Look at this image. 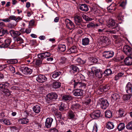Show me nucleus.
Instances as JSON below:
<instances>
[{"label": "nucleus", "instance_id": "3c124183", "mask_svg": "<svg viewBox=\"0 0 132 132\" xmlns=\"http://www.w3.org/2000/svg\"><path fill=\"white\" fill-rule=\"evenodd\" d=\"M16 40L17 42H19L20 44L23 43V39L20 37H17Z\"/></svg>", "mask_w": 132, "mask_h": 132}, {"label": "nucleus", "instance_id": "2f4dec72", "mask_svg": "<svg viewBox=\"0 0 132 132\" xmlns=\"http://www.w3.org/2000/svg\"><path fill=\"white\" fill-rule=\"evenodd\" d=\"M63 100L65 101H70L72 99V97L69 95H64L62 96Z\"/></svg>", "mask_w": 132, "mask_h": 132}, {"label": "nucleus", "instance_id": "6ab92c4d", "mask_svg": "<svg viewBox=\"0 0 132 132\" xmlns=\"http://www.w3.org/2000/svg\"><path fill=\"white\" fill-rule=\"evenodd\" d=\"M0 122L3 125H10L11 123L10 121L6 118H2L0 119Z\"/></svg>", "mask_w": 132, "mask_h": 132}, {"label": "nucleus", "instance_id": "473e14b6", "mask_svg": "<svg viewBox=\"0 0 132 132\" xmlns=\"http://www.w3.org/2000/svg\"><path fill=\"white\" fill-rule=\"evenodd\" d=\"M76 51V48L75 46H73L71 48L69 49L68 51L67 52L69 54L71 53H75Z\"/></svg>", "mask_w": 132, "mask_h": 132}, {"label": "nucleus", "instance_id": "774afa93", "mask_svg": "<svg viewBox=\"0 0 132 132\" xmlns=\"http://www.w3.org/2000/svg\"><path fill=\"white\" fill-rule=\"evenodd\" d=\"M50 132H58V130L55 128L51 129Z\"/></svg>", "mask_w": 132, "mask_h": 132}, {"label": "nucleus", "instance_id": "bb28decb", "mask_svg": "<svg viewBox=\"0 0 132 132\" xmlns=\"http://www.w3.org/2000/svg\"><path fill=\"white\" fill-rule=\"evenodd\" d=\"M111 100L114 101L119 99L120 96L117 93H114L111 95Z\"/></svg>", "mask_w": 132, "mask_h": 132}, {"label": "nucleus", "instance_id": "052dcab7", "mask_svg": "<svg viewBox=\"0 0 132 132\" xmlns=\"http://www.w3.org/2000/svg\"><path fill=\"white\" fill-rule=\"evenodd\" d=\"M0 20H2L6 22H9L10 21L9 17L8 18H5L3 19H0Z\"/></svg>", "mask_w": 132, "mask_h": 132}, {"label": "nucleus", "instance_id": "a19ab883", "mask_svg": "<svg viewBox=\"0 0 132 132\" xmlns=\"http://www.w3.org/2000/svg\"><path fill=\"white\" fill-rule=\"evenodd\" d=\"M76 62L78 63L77 64L80 65L84 64L86 62V61L82 60L79 57L76 60Z\"/></svg>", "mask_w": 132, "mask_h": 132}, {"label": "nucleus", "instance_id": "e433bc0d", "mask_svg": "<svg viewBox=\"0 0 132 132\" xmlns=\"http://www.w3.org/2000/svg\"><path fill=\"white\" fill-rule=\"evenodd\" d=\"M105 116L106 117L110 118L112 116V113L109 110H106L105 113Z\"/></svg>", "mask_w": 132, "mask_h": 132}, {"label": "nucleus", "instance_id": "13d9d810", "mask_svg": "<svg viewBox=\"0 0 132 132\" xmlns=\"http://www.w3.org/2000/svg\"><path fill=\"white\" fill-rule=\"evenodd\" d=\"M97 125L95 124L93 126L92 130L93 132H97Z\"/></svg>", "mask_w": 132, "mask_h": 132}, {"label": "nucleus", "instance_id": "a878e982", "mask_svg": "<svg viewBox=\"0 0 132 132\" xmlns=\"http://www.w3.org/2000/svg\"><path fill=\"white\" fill-rule=\"evenodd\" d=\"M32 109L33 111L37 113H39L40 111V107L38 105L34 106L32 108Z\"/></svg>", "mask_w": 132, "mask_h": 132}, {"label": "nucleus", "instance_id": "4468645a", "mask_svg": "<svg viewBox=\"0 0 132 132\" xmlns=\"http://www.w3.org/2000/svg\"><path fill=\"white\" fill-rule=\"evenodd\" d=\"M73 95L75 96H81L83 95V90L81 89H77L73 92Z\"/></svg>", "mask_w": 132, "mask_h": 132}, {"label": "nucleus", "instance_id": "c9c22d12", "mask_svg": "<svg viewBox=\"0 0 132 132\" xmlns=\"http://www.w3.org/2000/svg\"><path fill=\"white\" fill-rule=\"evenodd\" d=\"M124 73H123L120 72L118 73L115 75L114 78V79L115 80H117L121 77L123 75Z\"/></svg>", "mask_w": 132, "mask_h": 132}, {"label": "nucleus", "instance_id": "e2e57ef3", "mask_svg": "<svg viewBox=\"0 0 132 132\" xmlns=\"http://www.w3.org/2000/svg\"><path fill=\"white\" fill-rule=\"evenodd\" d=\"M31 31V29L30 27H29L28 28L25 29V32L27 34H29Z\"/></svg>", "mask_w": 132, "mask_h": 132}, {"label": "nucleus", "instance_id": "0eeeda50", "mask_svg": "<svg viewBox=\"0 0 132 132\" xmlns=\"http://www.w3.org/2000/svg\"><path fill=\"white\" fill-rule=\"evenodd\" d=\"M65 21L66 26L68 29H71L74 28V24L71 20L68 19H66Z\"/></svg>", "mask_w": 132, "mask_h": 132}, {"label": "nucleus", "instance_id": "6e6d98bb", "mask_svg": "<svg viewBox=\"0 0 132 132\" xmlns=\"http://www.w3.org/2000/svg\"><path fill=\"white\" fill-rule=\"evenodd\" d=\"M2 32L3 34L0 35V36H2L4 34H7L9 33V32L7 30H2Z\"/></svg>", "mask_w": 132, "mask_h": 132}, {"label": "nucleus", "instance_id": "5701e85b", "mask_svg": "<svg viewBox=\"0 0 132 132\" xmlns=\"http://www.w3.org/2000/svg\"><path fill=\"white\" fill-rule=\"evenodd\" d=\"M79 9L81 10L84 11H87L88 8L87 5L85 4H80L79 5Z\"/></svg>", "mask_w": 132, "mask_h": 132}, {"label": "nucleus", "instance_id": "c03bdc74", "mask_svg": "<svg viewBox=\"0 0 132 132\" xmlns=\"http://www.w3.org/2000/svg\"><path fill=\"white\" fill-rule=\"evenodd\" d=\"M102 42L105 43H107L109 42V40L108 38L106 37L103 36L102 37V39H101Z\"/></svg>", "mask_w": 132, "mask_h": 132}, {"label": "nucleus", "instance_id": "aec40b11", "mask_svg": "<svg viewBox=\"0 0 132 132\" xmlns=\"http://www.w3.org/2000/svg\"><path fill=\"white\" fill-rule=\"evenodd\" d=\"M124 62L127 65H132V58L128 56L126 57L124 60Z\"/></svg>", "mask_w": 132, "mask_h": 132}, {"label": "nucleus", "instance_id": "423d86ee", "mask_svg": "<svg viewBox=\"0 0 132 132\" xmlns=\"http://www.w3.org/2000/svg\"><path fill=\"white\" fill-rule=\"evenodd\" d=\"M51 54L49 52H45L39 53L38 55V58L40 60H43L47 57H50Z\"/></svg>", "mask_w": 132, "mask_h": 132}, {"label": "nucleus", "instance_id": "864d4df0", "mask_svg": "<svg viewBox=\"0 0 132 132\" xmlns=\"http://www.w3.org/2000/svg\"><path fill=\"white\" fill-rule=\"evenodd\" d=\"M42 64V61H41L40 60H36L35 62V64L36 65L40 66V65Z\"/></svg>", "mask_w": 132, "mask_h": 132}, {"label": "nucleus", "instance_id": "f257e3e1", "mask_svg": "<svg viewBox=\"0 0 132 132\" xmlns=\"http://www.w3.org/2000/svg\"><path fill=\"white\" fill-rule=\"evenodd\" d=\"M57 94L55 93H52L48 94L47 95L46 102L47 103H51L52 102V100L56 99L57 97Z\"/></svg>", "mask_w": 132, "mask_h": 132}, {"label": "nucleus", "instance_id": "8fccbe9b", "mask_svg": "<svg viewBox=\"0 0 132 132\" xmlns=\"http://www.w3.org/2000/svg\"><path fill=\"white\" fill-rule=\"evenodd\" d=\"M87 27L88 28H93L95 27V24L93 23L90 22L87 24Z\"/></svg>", "mask_w": 132, "mask_h": 132}, {"label": "nucleus", "instance_id": "9d476101", "mask_svg": "<svg viewBox=\"0 0 132 132\" xmlns=\"http://www.w3.org/2000/svg\"><path fill=\"white\" fill-rule=\"evenodd\" d=\"M47 80V78L43 75H38L36 78L37 81L39 82L42 83Z\"/></svg>", "mask_w": 132, "mask_h": 132}, {"label": "nucleus", "instance_id": "72a5a7b5", "mask_svg": "<svg viewBox=\"0 0 132 132\" xmlns=\"http://www.w3.org/2000/svg\"><path fill=\"white\" fill-rule=\"evenodd\" d=\"M114 29L111 30H107L106 32H108L109 34H114L119 30L118 28H114Z\"/></svg>", "mask_w": 132, "mask_h": 132}, {"label": "nucleus", "instance_id": "58836bf2", "mask_svg": "<svg viewBox=\"0 0 132 132\" xmlns=\"http://www.w3.org/2000/svg\"><path fill=\"white\" fill-rule=\"evenodd\" d=\"M58 48L62 52H64L66 50L65 46L64 45L61 44L58 45Z\"/></svg>", "mask_w": 132, "mask_h": 132}, {"label": "nucleus", "instance_id": "5fc2aeb1", "mask_svg": "<svg viewBox=\"0 0 132 132\" xmlns=\"http://www.w3.org/2000/svg\"><path fill=\"white\" fill-rule=\"evenodd\" d=\"M9 33L12 37H15V31L13 30H10Z\"/></svg>", "mask_w": 132, "mask_h": 132}, {"label": "nucleus", "instance_id": "c756f323", "mask_svg": "<svg viewBox=\"0 0 132 132\" xmlns=\"http://www.w3.org/2000/svg\"><path fill=\"white\" fill-rule=\"evenodd\" d=\"M89 40L88 38L85 37L82 40V44L84 45H87L89 44Z\"/></svg>", "mask_w": 132, "mask_h": 132}, {"label": "nucleus", "instance_id": "ea45409f", "mask_svg": "<svg viewBox=\"0 0 132 132\" xmlns=\"http://www.w3.org/2000/svg\"><path fill=\"white\" fill-rule=\"evenodd\" d=\"M2 91L7 96H10L11 92V91L9 90L7 88H5Z\"/></svg>", "mask_w": 132, "mask_h": 132}, {"label": "nucleus", "instance_id": "4c0bfd02", "mask_svg": "<svg viewBox=\"0 0 132 132\" xmlns=\"http://www.w3.org/2000/svg\"><path fill=\"white\" fill-rule=\"evenodd\" d=\"M61 74V72L60 71L55 72L53 73L52 76V77L55 78L59 76Z\"/></svg>", "mask_w": 132, "mask_h": 132}, {"label": "nucleus", "instance_id": "cd10ccee", "mask_svg": "<svg viewBox=\"0 0 132 132\" xmlns=\"http://www.w3.org/2000/svg\"><path fill=\"white\" fill-rule=\"evenodd\" d=\"M61 85V83L57 81H54L52 84V86L54 88H57L60 87Z\"/></svg>", "mask_w": 132, "mask_h": 132}, {"label": "nucleus", "instance_id": "680f3d73", "mask_svg": "<svg viewBox=\"0 0 132 132\" xmlns=\"http://www.w3.org/2000/svg\"><path fill=\"white\" fill-rule=\"evenodd\" d=\"M119 115L121 117H122L123 116L124 114V112L123 110H119Z\"/></svg>", "mask_w": 132, "mask_h": 132}, {"label": "nucleus", "instance_id": "1a4fd4ad", "mask_svg": "<svg viewBox=\"0 0 132 132\" xmlns=\"http://www.w3.org/2000/svg\"><path fill=\"white\" fill-rule=\"evenodd\" d=\"M21 71H22L24 74L26 75L30 74L32 72V70L31 69L27 67L22 68L21 69Z\"/></svg>", "mask_w": 132, "mask_h": 132}, {"label": "nucleus", "instance_id": "79ce46f5", "mask_svg": "<svg viewBox=\"0 0 132 132\" xmlns=\"http://www.w3.org/2000/svg\"><path fill=\"white\" fill-rule=\"evenodd\" d=\"M112 71L110 69L106 70L104 72V73L105 76H108L112 73Z\"/></svg>", "mask_w": 132, "mask_h": 132}, {"label": "nucleus", "instance_id": "4d7b16f0", "mask_svg": "<svg viewBox=\"0 0 132 132\" xmlns=\"http://www.w3.org/2000/svg\"><path fill=\"white\" fill-rule=\"evenodd\" d=\"M80 88H81L83 89L85 88L86 86V84L82 82H80Z\"/></svg>", "mask_w": 132, "mask_h": 132}, {"label": "nucleus", "instance_id": "f03ea898", "mask_svg": "<svg viewBox=\"0 0 132 132\" xmlns=\"http://www.w3.org/2000/svg\"><path fill=\"white\" fill-rule=\"evenodd\" d=\"M91 70L93 74H95L97 78H101L102 77L103 72L100 69L96 67H93L92 68Z\"/></svg>", "mask_w": 132, "mask_h": 132}, {"label": "nucleus", "instance_id": "dca6fc26", "mask_svg": "<svg viewBox=\"0 0 132 132\" xmlns=\"http://www.w3.org/2000/svg\"><path fill=\"white\" fill-rule=\"evenodd\" d=\"M132 85L131 83L128 82L127 84L126 87V92L131 94L132 93Z\"/></svg>", "mask_w": 132, "mask_h": 132}, {"label": "nucleus", "instance_id": "a211bd4d", "mask_svg": "<svg viewBox=\"0 0 132 132\" xmlns=\"http://www.w3.org/2000/svg\"><path fill=\"white\" fill-rule=\"evenodd\" d=\"M116 4L115 3H112L107 8L108 11L110 12H113L116 9Z\"/></svg>", "mask_w": 132, "mask_h": 132}, {"label": "nucleus", "instance_id": "b1692460", "mask_svg": "<svg viewBox=\"0 0 132 132\" xmlns=\"http://www.w3.org/2000/svg\"><path fill=\"white\" fill-rule=\"evenodd\" d=\"M80 108V106L78 103L73 104L71 107V109L75 111H77Z\"/></svg>", "mask_w": 132, "mask_h": 132}, {"label": "nucleus", "instance_id": "a18cd8bd", "mask_svg": "<svg viewBox=\"0 0 132 132\" xmlns=\"http://www.w3.org/2000/svg\"><path fill=\"white\" fill-rule=\"evenodd\" d=\"M71 71H73V73L77 72L79 70L78 68L77 67L74 65H71Z\"/></svg>", "mask_w": 132, "mask_h": 132}, {"label": "nucleus", "instance_id": "7c9ffc66", "mask_svg": "<svg viewBox=\"0 0 132 132\" xmlns=\"http://www.w3.org/2000/svg\"><path fill=\"white\" fill-rule=\"evenodd\" d=\"M117 129L119 131H121L125 128V125L123 123H121L118 125Z\"/></svg>", "mask_w": 132, "mask_h": 132}, {"label": "nucleus", "instance_id": "39448f33", "mask_svg": "<svg viewBox=\"0 0 132 132\" xmlns=\"http://www.w3.org/2000/svg\"><path fill=\"white\" fill-rule=\"evenodd\" d=\"M123 52L127 55L132 54V48L128 45L125 46L123 48Z\"/></svg>", "mask_w": 132, "mask_h": 132}, {"label": "nucleus", "instance_id": "603ef678", "mask_svg": "<svg viewBox=\"0 0 132 132\" xmlns=\"http://www.w3.org/2000/svg\"><path fill=\"white\" fill-rule=\"evenodd\" d=\"M8 62L11 63H15L18 62V60L16 59H10L8 61Z\"/></svg>", "mask_w": 132, "mask_h": 132}, {"label": "nucleus", "instance_id": "69168bd1", "mask_svg": "<svg viewBox=\"0 0 132 132\" xmlns=\"http://www.w3.org/2000/svg\"><path fill=\"white\" fill-rule=\"evenodd\" d=\"M126 5V3L125 2H122L120 4V6L123 8H124L125 6Z\"/></svg>", "mask_w": 132, "mask_h": 132}, {"label": "nucleus", "instance_id": "412c9836", "mask_svg": "<svg viewBox=\"0 0 132 132\" xmlns=\"http://www.w3.org/2000/svg\"><path fill=\"white\" fill-rule=\"evenodd\" d=\"M10 20H14L16 23L22 20V18L19 16L16 17L14 15H12L9 16Z\"/></svg>", "mask_w": 132, "mask_h": 132}, {"label": "nucleus", "instance_id": "f8f14e48", "mask_svg": "<svg viewBox=\"0 0 132 132\" xmlns=\"http://www.w3.org/2000/svg\"><path fill=\"white\" fill-rule=\"evenodd\" d=\"M114 53L112 51H105L103 53V55L106 58H109L112 57Z\"/></svg>", "mask_w": 132, "mask_h": 132}, {"label": "nucleus", "instance_id": "338daca9", "mask_svg": "<svg viewBox=\"0 0 132 132\" xmlns=\"http://www.w3.org/2000/svg\"><path fill=\"white\" fill-rule=\"evenodd\" d=\"M4 23L0 21V28H2L5 26Z\"/></svg>", "mask_w": 132, "mask_h": 132}, {"label": "nucleus", "instance_id": "49530a36", "mask_svg": "<svg viewBox=\"0 0 132 132\" xmlns=\"http://www.w3.org/2000/svg\"><path fill=\"white\" fill-rule=\"evenodd\" d=\"M127 129L128 130H132V121L129 122L126 126Z\"/></svg>", "mask_w": 132, "mask_h": 132}, {"label": "nucleus", "instance_id": "c85d7f7f", "mask_svg": "<svg viewBox=\"0 0 132 132\" xmlns=\"http://www.w3.org/2000/svg\"><path fill=\"white\" fill-rule=\"evenodd\" d=\"M106 127L109 129H113L114 127V123L110 121L108 122L107 123Z\"/></svg>", "mask_w": 132, "mask_h": 132}, {"label": "nucleus", "instance_id": "7ed1b4c3", "mask_svg": "<svg viewBox=\"0 0 132 132\" xmlns=\"http://www.w3.org/2000/svg\"><path fill=\"white\" fill-rule=\"evenodd\" d=\"M107 26L109 28L114 29L118 28L117 23H116L115 21L112 19H110L107 24Z\"/></svg>", "mask_w": 132, "mask_h": 132}, {"label": "nucleus", "instance_id": "0e129e2a", "mask_svg": "<svg viewBox=\"0 0 132 132\" xmlns=\"http://www.w3.org/2000/svg\"><path fill=\"white\" fill-rule=\"evenodd\" d=\"M46 58L47 60L48 61H52L53 60V58L52 57H47Z\"/></svg>", "mask_w": 132, "mask_h": 132}, {"label": "nucleus", "instance_id": "f3484780", "mask_svg": "<svg viewBox=\"0 0 132 132\" xmlns=\"http://www.w3.org/2000/svg\"><path fill=\"white\" fill-rule=\"evenodd\" d=\"M53 119L51 118H47L45 122V126L47 128L51 127Z\"/></svg>", "mask_w": 132, "mask_h": 132}, {"label": "nucleus", "instance_id": "bf43d9fd", "mask_svg": "<svg viewBox=\"0 0 132 132\" xmlns=\"http://www.w3.org/2000/svg\"><path fill=\"white\" fill-rule=\"evenodd\" d=\"M59 105H60L59 107V110L60 111H62L64 110V104L61 103Z\"/></svg>", "mask_w": 132, "mask_h": 132}, {"label": "nucleus", "instance_id": "9b49d317", "mask_svg": "<svg viewBox=\"0 0 132 132\" xmlns=\"http://www.w3.org/2000/svg\"><path fill=\"white\" fill-rule=\"evenodd\" d=\"M109 104L107 100H102L100 103L101 108L103 109H106L109 106Z\"/></svg>", "mask_w": 132, "mask_h": 132}, {"label": "nucleus", "instance_id": "20e7f679", "mask_svg": "<svg viewBox=\"0 0 132 132\" xmlns=\"http://www.w3.org/2000/svg\"><path fill=\"white\" fill-rule=\"evenodd\" d=\"M75 23L77 25L79 26L80 28H81L82 23V20L80 16L76 15L73 18Z\"/></svg>", "mask_w": 132, "mask_h": 132}, {"label": "nucleus", "instance_id": "f704fd0d", "mask_svg": "<svg viewBox=\"0 0 132 132\" xmlns=\"http://www.w3.org/2000/svg\"><path fill=\"white\" fill-rule=\"evenodd\" d=\"M19 122L21 124H26L29 122V120L26 118L20 119Z\"/></svg>", "mask_w": 132, "mask_h": 132}, {"label": "nucleus", "instance_id": "2eb2a0df", "mask_svg": "<svg viewBox=\"0 0 132 132\" xmlns=\"http://www.w3.org/2000/svg\"><path fill=\"white\" fill-rule=\"evenodd\" d=\"M80 82L78 80H72L70 82L71 84L73 85V87L77 88H80Z\"/></svg>", "mask_w": 132, "mask_h": 132}, {"label": "nucleus", "instance_id": "09e8293b", "mask_svg": "<svg viewBox=\"0 0 132 132\" xmlns=\"http://www.w3.org/2000/svg\"><path fill=\"white\" fill-rule=\"evenodd\" d=\"M68 116L69 119H72L74 118L75 114L73 112H70L68 113Z\"/></svg>", "mask_w": 132, "mask_h": 132}, {"label": "nucleus", "instance_id": "6e6552de", "mask_svg": "<svg viewBox=\"0 0 132 132\" xmlns=\"http://www.w3.org/2000/svg\"><path fill=\"white\" fill-rule=\"evenodd\" d=\"M100 114L101 112L99 110H96L93 112L90 115V116L93 119H96L99 118Z\"/></svg>", "mask_w": 132, "mask_h": 132}, {"label": "nucleus", "instance_id": "393cba45", "mask_svg": "<svg viewBox=\"0 0 132 132\" xmlns=\"http://www.w3.org/2000/svg\"><path fill=\"white\" fill-rule=\"evenodd\" d=\"M11 42V39H7L5 40V44H2V47L4 48L7 47L10 44Z\"/></svg>", "mask_w": 132, "mask_h": 132}, {"label": "nucleus", "instance_id": "de8ad7c7", "mask_svg": "<svg viewBox=\"0 0 132 132\" xmlns=\"http://www.w3.org/2000/svg\"><path fill=\"white\" fill-rule=\"evenodd\" d=\"M8 69L12 73H14L15 72V69L13 66L10 65L8 67Z\"/></svg>", "mask_w": 132, "mask_h": 132}, {"label": "nucleus", "instance_id": "4be33fe9", "mask_svg": "<svg viewBox=\"0 0 132 132\" xmlns=\"http://www.w3.org/2000/svg\"><path fill=\"white\" fill-rule=\"evenodd\" d=\"M10 85V84L7 82H2L0 83V89L2 91L5 88L8 87Z\"/></svg>", "mask_w": 132, "mask_h": 132}, {"label": "nucleus", "instance_id": "ddd939ff", "mask_svg": "<svg viewBox=\"0 0 132 132\" xmlns=\"http://www.w3.org/2000/svg\"><path fill=\"white\" fill-rule=\"evenodd\" d=\"M110 88L109 84H107L104 86L101 85L100 86L99 90L102 92H105L108 91Z\"/></svg>", "mask_w": 132, "mask_h": 132}, {"label": "nucleus", "instance_id": "37998d69", "mask_svg": "<svg viewBox=\"0 0 132 132\" xmlns=\"http://www.w3.org/2000/svg\"><path fill=\"white\" fill-rule=\"evenodd\" d=\"M132 95L130 94L129 95H123V99L124 101L128 100L130 98Z\"/></svg>", "mask_w": 132, "mask_h": 132}]
</instances>
